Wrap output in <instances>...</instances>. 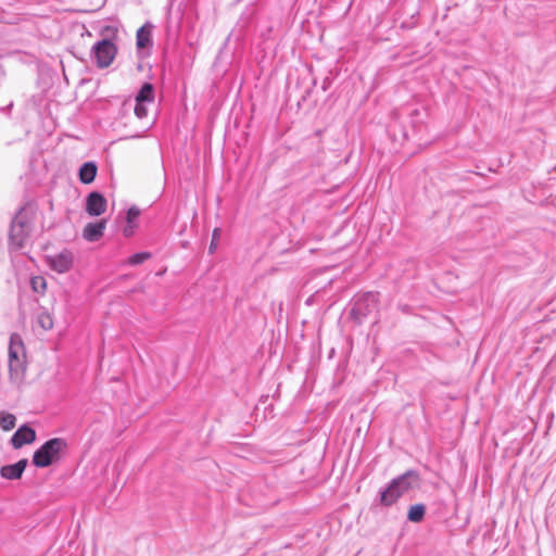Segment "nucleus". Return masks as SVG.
<instances>
[{
	"mask_svg": "<svg viewBox=\"0 0 556 556\" xmlns=\"http://www.w3.org/2000/svg\"><path fill=\"white\" fill-rule=\"evenodd\" d=\"M419 481V476L414 470H408L403 475L392 479L388 486L380 492V504L391 506L401 496L406 494Z\"/></svg>",
	"mask_w": 556,
	"mask_h": 556,
	"instance_id": "f03ea898",
	"label": "nucleus"
},
{
	"mask_svg": "<svg viewBox=\"0 0 556 556\" xmlns=\"http://www.w3.org/2000/svg\"><path fill=\"white\" fill-rule=\"evenodd\" d=\"M116 52L115 45L109 39H102L92 47V54L101 68L108 67L113 62Z\"/></svg>",
	"mask_w": 556,
	"mask_h": 556,
	"instance_id": "423d86ee",
	"label": "nucleus"
},
{
	"mask_svg": "<svg viewBox=\"0 0 556 556\" xmlns=\"http://www.w3.org/2000/svg\"><path fill=\"white\" fill-rule=\"evenodd\" d=\"M74 256L70 250H63L55 255L47 256L50 268L59 274L67 273L73 265Z\"/></svg>",
	"mask_w": 556,
	"mask_h": 556,
	"instance_id": "0eeeda50",
	"label": "nucleus"
},
{
	"mask_svg": "<svg viewBox=\"0 0 556 556\" xmlns=\"http://www.w3.org/2000/svg\"><path fill=\"white\" fill-rule=\"evenodd\" d=\"M37 323L43 330H50L53 327L52 317L46 312L38 314Z\"/></svg>",
	"mask_w": 556,
	"mask_h": 556,
	"instance_id": "a211bd4d",
	"label": "nucleus"
},
{
	"mask_svg": "<svg viewBox=\"0 0 556 556\" xmlns=\"http://www.w3.org/2000/svg\"><path fill=\"white\" fill-rule=\"evenodd\" d=\"M30 286L34 292L43 293L47 288V281L42 276H34L30 279Z\"/></svg>",
	"mask_w": 556,
	"mask_h": 556,
	"instance_id": "f3484780",
	"label": "nucleus"
},
{
	"mask_svg": "<svg viewBox=\"0 0 556 556\" xmlns=\"http://www.w3.org/2000/svg\"><path fill=\"white\" fill-rule=\"evenodd\" d=\"M106 199L99 192L93 191L86 199V212L89 216L96 217L102 215L106 211Z\"/></svg>",
	"mask_w": 556,
	"mask_h": 556,
	"instance_id": "6e6552de",
	"label": "nucleus"
},
{
	"mask_svg": "<svg viewBox=\"0 0 556 556\" xmlns=\"http://www.w3.org/2000/svg\"><path fill=\"white\" fill-rule=\"evenodd\" d=\"M140 214V211L136 206H131L128 208L126 213V222L127 224H136V220Z\"/></svg>",
	"mask_w": 556,
	"mask_h": 556,
	"instance_id": "412c9836",
	"label": "nucleus"
},
{
	"mask_svg": "<svg viewBox=\"0 0 556 556\" xmlns=\"http://www.w3.org/2000/svg\"><path fill=\"white\" fill-rule=\"evenodd\" d=\"M154 87L150 83H144L139 89L135 100L136 102H144L151 104L154 102Z\"/></svg>",
	"mask_w": 556,
	"mask_h": 556,
	"instance_id": "ddd939ff",
	"label": "nucleus"
},
{
	"mask_svg": "<svg viewBox=\"0 0 556 556\" xmlns=\"http://www.w3.org/2000/svg\"><path fill=\"white\" fill-rule=\"evenodd\" d=\"M35 440H36L35 430L27 425H23L12 435L11 444L14 448L17 450L26 444L33 443Z\"/></svg>",
	"mask_w": 556,
	"mask_h": 556,
	"instance_id": "1a4fd4ad",
	"label": "nucleus"
},
{
	"mask_svg": "<svg viewBox=\"0 0 556 556\" xmlns=\"http://www.w3.org/2000/svg\"><path fill=\"white\" fill-rule=\"evenodd\" d=\"M377 306L378 294L374 292H366L355 300L351 313L352 316L361 323L365 317L376 311Z\"/></svg>",
	"mask_w": 556,
	"mask_h": 556,
	"instance_id": "39448f33",
	"label": "nucleus"
},
{
	"mask_svg": "<svg viewBox=\"0 0 556 556\" xmlns=\"http://www.w3.org/2000/svg\"><path fill=\"white\" fill-rule=\"evenodd\" d=\"M219 236H220V230L218 228H215L213 230V239H212V242H211V245H210V252L211 253H213V251L215 250L216 242L218 241Z\"/></svg>",
	"mask_w": 556,
	"mask_h": 556,
	"instance_id": "4be33fe9",
	"label": "nucleus"
},
{
	"mask_svg": "<svg viewBox=\"0 0 556 556\" xmlns=\"http://www.w3.org/2000/svg\"><path fill=\"white\" fill-rule=\"evenodd\" d=\"M136 224H127L126 227L123 229V235L125 237H130L134 235Z\"/></svg>",
	"mask_w": 556,
	"mask_h": 556,
	"instance_id": "5701e85b",
	"label": "nucleus"
},
{
	"mask_svg": "<svg viewBox=\"0 0 556 556\" xmlns=\"http://www.w3.org/2000/svg\"><path fill=\"white\" fill-rule=\"evenodd\" d=\"M135 115L142 119L144 117H147L148 115V108H147V103L144 102H136V105H135Z\"/></svg>",
	"mask_w": 556,
	"mask_h": 556,
	"instance_id": "aec40b11",
	"label": "nucleus"
},
{
	"mask_svg": "<svg viewBox=\"0 0 556 556\" xmlns=\"http://www.w3.org/2000/svg\"><path fill=\"white\" fill-rule=\"evenodd\" d=\"M426 507L422 504H416L410 506L407 519L412 522H420L424 519Z\"/></svg>",
	"mask_w": 556,
	"mask_h": 556,
	"instance_id": "4468645a",
	"label": "nucleus"
},
{
	"mask_svg": "<svg viewBox=\"0 0 556 556\" xmlns=\"http://www.w3.org/2000/svg\"><path fill=\"white\" fill-rule=\"evenodd\" d=\"M26 351L20 334L12 333L9 342V379L20 388L26 376Z\"/></svg>",
	"mask_w": 556,
	"mask_h": 556,
	"instance_id": "f257e3e1",
	"label": "nucleus"
},
{
	"mask_svg": "<svg viewBox=\"0 0 556 556\" xmlns=\"http://www.w3.org/2000/svg\"><path fill=\"white\" fill-rule=\"evenodd\" d=\"M28 462L27 459H20L12 465H5L0 468V476L7 480H17L22 477Z\"/></svg>",
	"mask_w": 556,
	"mask_h": 556,
	"instance_id": "9d476101",
	"label": "nucleus"
},
{
	"mask_svg": "<svg viewBox=\"0 0 556 556\" xmlns=\"http://www.w3.org/2000/svg\"><path fill=\"white\" fill-rule=\"evenodd\" d=\"M67 447V443L62 438H53L45 442L33 455V464L38 468L50 466L59 459L60 454Z\"/></svg>",
	"mask_w": 556,
	"mask_h": 556,
	"instance_id": "7ed1b4c3",
	"label": "nucleus"
},
{
	"mask_svg": "<svg viewBox=\"0 0 556 556\" xmlns=\"http://www.w3.org/2000/svg\"><path fill=\"white\" fill-rule=\"evenodd\" d=\"M137 46L138 48H146L150 43V30L143 26L137 30Z\"/></svg>",
	"mask_w": 556,
	"mask_h": 556,
	"instance_id": "dca6fc26",
	"label": "nucleus"
},
{
	"mask_svg": "<svg viewBox=\"0 0 556 556\" xmlns=\"http://www.w3.org/2000/svg\"><path fill=\"white\" fill-rule=\"evenodd\" d=\"M105 227V219L99 220L97 223H88L83 230V237L89 242H96L103 236Z\"/></svg>",
	"mask_w": 556,
	"mask_h": 556,
	"instance_id": "9b49d317",
	"label": "nucleus"
},
{
	"mask_svg": "<svg viewBox=\"0 0 556 556\" xmlns=\"http://www.w3.org/2000/svg\"><path fill=\"white\" fill-rule=\"evenodd\" d=\"M151 257V253L149 252H139V253H135L132 254L127 263L129 265H132V266H136V265H139L141 263H143L144 261L149 260Z\"/></svg>",
	"mask_w": 556,
	"mask_h": 556,
	"instance_id": "6ab92c4d",
	"label": "nucleus"
},
{
	"mask_svg": "<svg viewBox=\"0 0 556 556\" xmlns=\"http://www.w3.org/2000/svg\"><path fill=\"white\" fill-rule=\"evenodd\" d=\"M30 231L29 223L24 211H20L12 220L10 229V247L14 250L23 249L26 245Z\"/></svg>",
	"mask_w": 556,
	"mask_h": 556,
	"instance_id": "20e7f679",
	"label": "nucleus"
},
{
	"mask_svg": "<svg viewBox=\"0 0 556 556\" xmlns=\"http://www.w3.org/2000/svg\"><path fill=\"white\" fill-rule=\"evenodd\" d=\"M12 106H13V102L11 101L8 105L1 106L0 108V112L9 114L10 110L12 109Z\"/></svg>",
	"mask_w": 556,
	"mask_h": 556,
	"instance_id": "b1692460",
	"label": "nucleus"
},
{
	"mask_svg": "<svg viewBox=\"0 0 556 556\" xmlns=\"http://www.w3.org/2000/svg\"><path fill=\"white\" fill-rule=\"evenodd\" d=\"M16 418L10 413H0V427L4 431H9L15 427Z\"/></svg>",
	"mask_w": 556,
	"mask_h": 556,
	"instance_id": "2eb2a0df",
	"label": "nucleus"
},
{
	"mask_svg": "<svg viewBox=\"0 0 556 556\" xmlns=\"http://www.w3.org/2000/svg\"><path fill=\"white\" fill-rule=\"evenodd\" d=\"M97 165L93 162H87L79 168V179L83 184H91L97 175Z\"/></svg>",
	"mask_w": 556,
	"mask_h": 556,
	"instance_id": "f8f14e48",
	"label": "nucleus"
}]
</instances>
